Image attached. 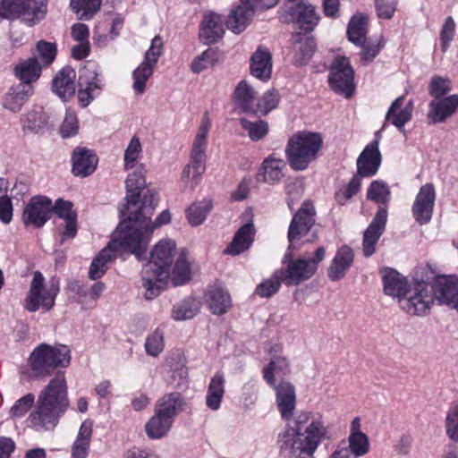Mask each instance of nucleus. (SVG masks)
<instances>
[{
  "instance_id": "1",
  "label": "nucleus",
  "mask_w": 458,
  "mask_h": 458,
  "mask_svg": "<svg viewBox=\"0 0 458 458\" xmlns=\"http://www.w3.org/2000/svg\"><path fill=\"white\" fill-rule=\"evenodd\" d=\"M71 362V350L67 345H51L46 343L33 349L28 358V366L35 378H46L58 371L38 395L36 410L30 413L32 424L55 426L69 406L67 385L61 369Z\"/></svg>"
},
{
  "instance_id": "2",
  "label": "nucleus",
  "mask_w": 458,
  "mask_h": 458,
  "mask_svg": "<svg viewBox=\"0 0 458 458\" xmlns=\"http://www.w3.org/2000/svg\"><path fill=\"white\" fill-rule=\"evenodd\" d=\"M315 208L310 200H305L293 215L289 225L287 239L289 246L282 263L285 267L276 270V275L287 286L299 285L310 279L317 272L318 264L324 259L326 250L318 247L311 259H293V251L300 248L298 244L315 225Z\"/></svg>"
},
{
  "instance_id": "3",
  "label": "nucleus",
  "mask_w": 458,
  "mask_h": 458,
  "mask_svg": "<svg viewBox=\"0 0 458 458\" xmlns=\"http://www.w3.org/2000/svg\"><path fill=\"white\" fill-rule=\"evenodd\" d=\"M310 411L300 412L294 420V427H286L278 434L277 444L282 452H288L296 458H314V453L327 437V428L321 418L312 420Z\"/></svg>"
},
{
  "instance_id": "4",
  "label": "nucleus",
  "mask_w": 458,
  "mask_h": 458,
  "mask_svg": "<svg viewBox=\"0 0 458 458\" xmlns=\"http://www.w3.org/2000/svg\"><path fill=\"white\" fill-rule=\"evenodd\" d=\"M126 252L135 255L138 260L146 259V244L140 230L131 228L126 223H119L107 246L93 259L89 277L91 280L101 278L108 269V264L117 256Z\"/></svg>"
},
{
  "instance_id": "5",
  "label": "nucleus",
  "mask_w": 458,
  "mask_h": 458,
  "mask_svg": "<svg viewBox=\"0 0 458 458\" xmlns=\"http://www.w3.org/2000/svg\"><path fill=\"white\" fill-rule=\"evenodd\" d=\"M176 244L172 240L158 242L150 252V259L141 271L145 298L153 300L165 289V281L171 273Z\"/></svg>"
},
{
  "instance_id": "6",
  "label": "nucleus",
  "mask_w": 458,
  "mask_h": 458,
  "mask_svg": "<svg viewBox=\"0 0 458 458\" xmlns=\"http://www.w3.org/2000/svg\"><path fill=\"white\" fill-rule=\"evenodd\" d=\"M436 273L435 267L428 263L418 267L417 279L409 288L406 297L399 302L407 314L412 316L428 314L435 301L433 287L430 286L429 281L435 278Z\"/></svg>"
},
{
  "instance_id": "7",
  "label": "nucleus",
  "mask_w": 458,
  "mask_h": 458,
  "mask_svg": "<svg viewBox=\"0 0 458 458\" xmlns=\"http://www.w3.org/2000/svg\"><path fill=\"white\" fill-rule=\"evenodd\" d=\"M323 147V137L319 132L299 131L288 140L285 157L293 171H304L315 162Z\"/></svg>"
},
{
  "instance_id": "8",
  "label": "nucleus",
  "mask_w": 458,
  "mask_h": 458,
  "mask_svg": "<svg viewBox=\"0 0 458 458\" xmlns=\"http://www.w3.org/2000/svg\"><path fill=\"white\" fill-rule=\"evenodd\" d=\"M157 197L156 193L148 191L142 198L140 205L134 210L130 211L127 219L120 223H126L131 228H135L142 233L143 241L148 248V240L151 237L153 231L163 225L170 223L171 214L168 210L162 211L152 223L150 221L151 216L157 205Z\"/></svg>"
},
{
  "instance_id": "9",
  "label": "nucleus",
  "mask_w": 458,
  "mask_h": 458,
  "mask_svg": "<svg viewBox=\"0 0 458 458\" xmlns=\"http://www.w3.org/2000/svg\"><path fill=\"white\" fill-rule=\"evenodd\" d=\"M60 293L58 279H51L48 284L40 271L33 273L30 289L23 301V308L29 312H37L41 310L48 312L55 305V300Z\"/></svg>"
},
{
  "instance_id": "10",
  "label": "nucleus",
  "mask_w": 458,
  "mask_h": 458,
  "mask_svg": "<svg viewBox=\"0 0 458 458\" xmlns=\"http://www.w3.org/2000/svg\"><path fill=\"white\" fill-rule=\"evenodd\" d=\"M354 76L355 72L350 58L345 55H336L329 68L328 84L330 88L335 93L350 98L356 89Z\"/></svg>"
},
{
  "instance_id": "11",
  "label": "nucleus",
  "mask_w": 458,
  "mask_h": 458,
  "mask_svg": "<svg viewBox=\"0 0 458 458\" xmlns=\"http://www.w3.org/2000/svg\"><path fill=\"white\" fill-rule=\"evenodd\" d=\"M1 12L5 19H24L35 22L44 18L47 0H1Z\"/></svg>"
},
{
  "instance_id": "12",
  "label": "nucleus",
  "mask_w": 458,
  "mask_h": 458,
  "mask_svg": "<svg viewBox=\"0 0 458 458\" xmlns=\"http://www.w3.org/2000/svg\"><path fill=\"white\" fill-rule=\"evenodd\" d=\"M53 214L52 200L43 195L33 196L25 205L21 213V222L25 228H42Z\"/></svg>"
},
{
  "instance_id": "13",
  "label": "nucleus",
  "mask_w": 458,
  "mask_h": 458,
  "mask_svg": "<svg viewBox=\"0 0 458 458\" xmlns=\"http://www.w3.org/2000/svg\"><path fill=\"white\" fill-rule=\"evenodd\" d=\"M279 0H241L235 9L232 10L226 20V27L234 33L242 32L254 14L255 8H271Z\"/></svg>"
},
{
  "instance_id": "14",
  "label": "nucleus",
  "mask_w": 458,
  "mask_h": 458,
  "mask_svg": "<svg viewBox=\"0 0 458 458\" xmlns=\"http://www.w3.org/2000/svg\"><path fill=\"white\" fill-rule=\"evenodd\" d=\"M285 13L288 21L304 34L312 32L321 20L317 6L307 1L292 4L287 7Z\"/></svg>"
},
{
  "instance_id": "15",
  "label": "nucleus",
  "mask_w": 458,
  "mask_h": 458,
  "mask_svg": "<svg viewBox=\"0 0 458 458\" xmlns=\"http://www.w3.org/2000/svg\"><path fill=\"white\" fill-rule=\"evenodd\" d=\"M436 201V190L431 182L422 185L411 207L412 216L420 225H427L433 216Z\"/></svg>"
},
{
  "instance_id": "16",
  "label": "nucleus",
  "mask_w": 458,
  "mask_h": 458,
  "mask_svg": "<svg viewBox=\"0 0 458 458\" xmlns=\"http://www.w3.org/2000/svg\"><path fill=\"white\" fill-rule=\"evenodd\" d=\"M87 74H81L78 81L77 98L81 108L87 107L104 89V82L96 70H87Z\"/></svg>"
},
{
  "instance_id": "17",
  "label": "nucleus",
  "mask_w": 458,
  "mask_h": 458,
  "mask_svg": "<svg viewBox=\"0 0 458 458\" xmlns=\"http://www.w3.org/2000/svg\"><path fill=\"white\" fill-rule=\"evenodd\" d=\"M386 222L387 210L379 208L363 233L362 251L366 258L375 253L377 243L386 230Z\"/></svg>"
},
{
  "instance_id": "18",
  "label": "nucleus",
  "mask_w": 458,
  "mask_h": 458,
  "mask_svg": "<svg viewBox=\"0 0 458 458\" xmlns=\"http://www.w3.org/2000/svg\"><path fill=\"white\" fill-rule=\"evenodd\" d=\"M433 287L435 299L458 312V276L455 275L436 276Z\"/></svg>"
},
{
  "instance_id": "19",
  "label": "nucleus",
  "mask_w": 458,
  "mask_h": 458,
  "mask_svg": "<svg viewBox=\"0 0 458 458\" xmlns=\"http://www.w3.org/2000/svg\"><path fill=\"white\" fill-rule=\"evenodd\" d=\"M272 387L276 394V403L281 418L289 421L296 408V391L294 386L287 380H281L278 384L275 382Z\"/></svg>"
},
{
  "instance_id": "20",
  "label": "nucleus",
  "mask_w": 458,
  "mask_h": 458,
  "mask_svg": "<svg viewBox=\"0 0 458 458\" xmlns=\"http://www.w3.org/2000/svg\"><path fill=\"white\" fill-rule=\"evenodd\" d=\"M379 140L376 139L368 144L357 158L356 176L360 179L375 175L381 164V153L378 149Z\"/></svg>"
},
{
  "instance_id": "21",
  "label": "nucleus",
  "mask_w": 458,
  "mask_h": 458,
  "mask_svg": "<svg viewBox=\"0 0 458 458\" xmlns=\"http://www.w3.org/2000/svg\"><path fill=\"white\" fill-rule=\"evenodd\" d=\"M53 213L64 221V229L61 233L62 242L73 239L78 233V215L73 208V203L64 199H57L52 203Z\"/></svg>"
},
{
  "instance_id": "22",
  "label": "nucleus",
  "mask_w": 458,
  "mask_h": 458,
  "mask_svg": "<svg viewBox=\"0 0 458 458\" xmlns=\"http://www.w3.org/2000/svg\"><path fill=\"white\" fill-rule=\"evenodd\" d=\"M72 173L74 176L85 178L91 175L97 169L98 157L85 147H77L72 153Z\"/></svg>"
},
{
  "instance_id": "23",
  "label": "nucleus",
  "mask_w": 458,
  "mask_h": 458,
  "mask_svg": "<svg viewBox=\"0 0 458 458\" xmlns=\"http://www.w3.org/2000/svg\"><path fill=\"white\" fill-rule=\"evenodd\" d=\"M225 32L224 20L215 13H205L199 24V38L205 45H211L223 38Z\"/></svg>"
},
{
  "instance_id": "24",
  "label": "nucleus",
  "mask_w": 458,
  "mask_h": 458,
  "mask_svg": "<svg viewBox=\"0 0 458 458\" xmlns=\"http://www.w3.org/2000/svg\"><path fill=\"white\" fill-rule=\"evenodd\" d=\"M458 111V96L454 94L442 98L433 99L428 104L427 117L429 123H445Z\"/></svg>"
},
{
  "instance_id": "25",
  "label": "nucleus",
  "mask_w": 458,
  "mask_h": 458,
  "mask_svg": "<svg viewBox=\"0 0 458 458\" xmlns=\"http://www.w3.org/2000/svg\"><path fill=\"white\" fill-rule=\"evenodd\" d=\"M405 100L404 95L395 98L386 114V121L396 127L399 131H404V126L411 120L414 109L413 101Z\"/></svg>"
},
{
  "instance_id": "26",
  "label": "nucleus",
  "mask_w": 458,
  "mask_h": 458,
  "mask_svg": "<svg viewBox=\"0 0 458 458\" xmlns=\"http://www.w3.org/2000/svg\"><path fill=\"white\" fill-rule=\"evenodd\" d=\"M285 168V161L283 158L276 157L275 154H271L261 163L257 173V180L270 185L277 184L284 178Z\"/></svg>"
},
{
  "instance_id": "27",
  "label": "nucleus",
  "mask_w": 458,
  "mask_h": 458,
  "mask_svg": "<svg viewBox=\"0 0 458 458\" xmlns=\"http://www.w3.org/2000/svg\"><path fill=\"white\" fill-rule=\"evenodd\" d=\"M76 72L66 65L57 72L52 81V90L62 100L71 99L76 92L75 88Z\"/></svg>"
},
{
  "instance_id": "28",
  "label": "nucleus",
  "mask_w": 458,
  "mask_h": 458,
  "mask_svg": "<svg viewBox=\"0 0 458 458\" xmlns=\"http://www.w3.org/2000/svg\"><path fill=\"white\" fill-rule=\"evenodd\" d=\"M254 235L255 228L253 224H244L235 232L232 242L223 250V254L233 257L242 254L252 246Z\"/></svg>"
},
{
  "instance_id": "29",
  "label": "nucleus",
  "mask_w": 458,
  "mask_h": 458,
  "mask_svg": "<svg viewBox=\"0 0 458 458\" xmlns=\"http://www.w3.org/2000/svg\"><path fill=\"white\" fill-rule=\"evenodd\" d=\"M384 293L398 299L406 297L411 287L407 278L393 268H386L382 276Z\"/></svg>"
},
{
  "instance_id": "30",
  "label": "nucleus",
  "mask_w": 458,
  "mask_h": 458,
  "mask_svg": "<svg viewBox=\"0 0 458 458\" xmlns=\"http://www.w3.org/2000/svg\"><path fill=\"white\" fill-rule=\"evenodd\" d=\"M354 254L352 250L344 245L337 250L327 269V276L332 282H337L344 278L353 263Z\"/></svg>"
},
{
  "instance_id": "31",
  "label": "nucleus",
  "mask_w": 458,
  "mask_h": 458,
  "mask_svg": "<svg viewBox=\"0 0 458 458\" xmlns=\"http://www.w3.org/2000/svg\"><path fill=\"white\" fill-rule=\"evenodd\" d=\"M205 299L212 314L223 315L232 306V299L229 292L220 284L210 285L206 293Z\"/></svg>"
},
{
  "instance_id": "32",
  "label": "nucleus",
  "mask_w": 458,
  "mask_h": 458,
  "mask_svg": "<svg viewBox=\"0 0 458 458\" xmlns=\"http://www.w3.org/2000/svg\"><path fill=\"white\" fill-rule=\"evenodd\" d=\"M146 170L143 165H140L135 171L130 174L126 179V199L128 202V208L131 207L135 209L140 205L142 199H140L141 191L145 188Z\"/></svg>"
},
{
  "instance_id": "33",
  "label": "nucleus",
  "mask_w": 458,
  "mask_h": 458,
  "mask_svg": "<svg viewBox=\"0 0 458 458\" xmlns=\"http://www.w3.org/2000/svg\"><path fill=\"white\" fill-rule=\"evenodd\" d=\"M250 74L257 79L267 81L272 73V55L269 50L259 47L250 57Z\"/></svg>"
},
{
  "instance_id": "34",
  "label": "nucleus",
  "mask_w": 458,
  "mask_h": 458,
  "mask_svg": "<svg viewBox=\"0 0 458 458\" xmlns=\"http://www.w3.org/2000/svg\"><path fill=\"white\" fill-rule=\"evenodd\" d=\"M186 404V400L180 392L167 393L157 401L155 411L174 420L184 411Z\"/></svg>"
},
{
  "instance_id": "35",
  "label": "nucleus",
  "mask_w": 458,
  "mask_h": 458,
  "mask_svg": "<svg viewBox=\"0 0 458 458\" xmlns=\"http://www.w3.org/2000/svg\"><path fill=\"white\" fill-rule=\"evenodd\" d=\"M293 64L296 66L307 64L316 51V40L312 36L302 35L301 32L294 36Z\"/></svg>"
},
{
  "instance_id": "36",
  "label": "nucleus",
  "mask_w": 458,
  "mask_h": 458,
  "mask_svg": "<svg viewBox=\"0 0 458 458\" xmlns=\"http://www.w3.org/2000/svg\"><path fill=\"white\" fill-rule=\"evenodd\" d=\"M33 93L32 85L19 83L10 88L4 98L3 106L13 112H19Z\"/></svg>"
},
{
  "instance_id": "37",
  "label": "nucleus",
  "mask_w": 458,
  "mask_h": 458,
  "mask_svg": "<svg viewBox=\"0 0 458 458\" xmlns=\"http://www.w3.org/2000/svg\"><path fill=\"white\" fill-rule=\"evenodd\" d=\"M225 393V378L221 371L211 377L206 395V405L212 411H217Z\"/></svg>"
},
{
  "instance_id": "38",
  "label": "nucleus",
  "mask_w": 458,
  "mask_h": 458,
  "mask_svg": "<svg viewBox=\"0 0 458 458\" xmlns=\"http://www.w3.org/2000/svg\"><path fill=\"white\" fill-rule=\"evenodd\" d=\"M93 423L89 420H84L79 429L77 437L72 444V458H86L91 443Z\"/></svg>"
},
{
  "instance_id": "39",
  "label": "nucleus",
  "mask_w": 458,
  "mask_h": 458,
  "mask_svg": "<svg viewBox=\"0 0 458 458\" xmlns=\"http://www.w3.org/2000/svg\"><path fill=\"white\" fill-rule=\"evenodd\" d=\"M369 17L361 13L353 14L347 25L346 37L353 45H360L368 38Z\"/></svg>"
},
{
  "instance_id": "40",
  "label": "nucleus",
  "mask_w": 458,
  "mask_h": 458,
  "mask_svg": "<svg viewBox=\"0 0 458 458\" xmlns=\"http://www.w3.org/2000/svg\"><path fill=\"white\" fill-rule=\"evenodd\" d=\"M13 72L21 84L31 85L39 79L42 68L36 57H30L15 65Z\"/></svg>"
},
{
  "instance_id": "41",
  "label": "nucleus",
  "mask_w": 458,
  "mask_h": 458,
  "mask_svg": "<svg viewBox=\"0 0 458 458\" xmlns=\"http://www.w3.org/2000/svg\"><path fill=\"white\" fill-rule=\"evenodd\" d=\"M255 90L246 81H242L238 83L233 93V98L236 106L243 113L253 114L255 109Z\"/></svg>"
},
{
  "instance_id": "42",
  "label": "nucleus",
  "mask_w": 458,
  "mask_h": 458,
  "mask_svg": "<svg viewBox=\"0 0 458 458\" xmlns=\"http://www.w3.org/2000/svg\"><path fill=\"white\" fill-rule=\"evenodd\" d=\"M291 373L289 361L285 357H273L269 363L263 368L262 375L265 382L268 386H274L276 375L285 377Z\"/></svg>"
},
{
  "instance_id": "43",
  "label": "nucleus",
  "mask_w": 458,
  "mask_h": 458,
  "mask_svg": "<svg viewBox=\"0 0 458 458\" xmlns=\"http://www.w3.org/2000/svg\"><path fill=\"white\" fill-rule=\"evenodd\" d=\"M174 422V420L155 411L145 425L146 434L151 439L162 438L171 429Z\"/></svg>"
},
{
  "instance_id": "44",
  "label": "nucleus",
  "mask_w": 458,
  "mask_h": 458,
  "mask_svg": "<svg viewBox=\"0 0 458 458\" xmlns=\"http://www.w3.org/2000/svg\"><path fill=\"white\" fill-rule=\"evenodd\" d=\"M385 45L386 41L382 37L379 38H368L360 45H355L360 47L359 53L360 64L368 65L372 63L385 47Z\"/></svg>"
},
{
  "instance_id": "45",
  "label": "nucleus",
  "mask_w": 458,
  "mask_h": 458,
  "mask_svg": "<svg viewBox=\"0 0 458 458\" xmlns=\"http://www.w3.org/2000/svg\"><path fill=\"white\" fill-rule=\"evenodd\" d=\"M213 208L211 199H204L199 201L193 202L185 210L186 218L192 226H198L204 223L208 214Z\"/></svg>"
},
{
  "instance_id": "46",
  "label": "nucleus",
  "mask_w": 458,
  "mask_h": 458,
  "mask_svg": "<svg viewBox=\"0 0 458 458\" xmlns=\"http://www.w3.org/2000/svg\"><path fill=\"white\" fill-rule=\"evenodd\" d=\"M102 0H71L70 6L79 20H90L100 10Z\"/></svg>"
},
{
  "instance_id": "47",
  "label": "nucleus",
  "mask_w": 458,
  "mask_h": 458,
  "mask_svg": "<svg viewBox=\"0 0 458 458\" xmlns=\"http://www.w3.org/2000/svg\"><path fill=\"white\" fill-rule=\"evenodd\" d=\"M199 310V302L196 299L189 297L174 305L172 318L174 320L191 319L197 315Z\"/></svg>"
},
{
  "instance_id": "48",
  "label": "nucleus",
  "mask_w": 458,
  "mask_h": 458,
  "mask_svg": "<svg viewBox=\"0 0 458 458\" xmlns=\"http://www.w3.org/2000/svg\"><path fill=\"white\" fill-rule=\"evenodd\" d=\"M280 102V95L276 89L266 91L255 105L253 114L257 116L266 115L276 109Z\"/></svg>"
},
{
  "instance_id": "49",
  "label": "nucleus",
  "mask_w": 458,
  "mask_h": 458,
  "mask_svg": "<svg viewBox=\"0 0 458 458\" xmlns=\"http://www.w3.org/2000/svg\"><path fill=\"white\" fill-rule=\"evenodd\" d=\"M206 157L191 156V163L186 165L182 171V178H189L192 173L191 186L199 184L201 175L206 170Z\"/></svg>"
},
{
  "instance_id": "50",
  "label": "nucleus",
  "mask_w": 458,
  "mask_h": 458,
  "mask_svg": "<svg viewBox=\"0 0 458 458\" xmlns=\"http://www.w3.org/2000/svg\"><path fill=\"white\" fill-rule=\"evenodd\" d=\"M218 50L216 48L209 47L193 59L191 64V69L194 73H199L209 66H214L218 61Z\"/></svg>"
},
{
  "instance_id": "51",
  "label": "nucleus",
  "mask_w": 458,
  "mask_h": 458,
  "mask_svg": "<svg viewBox=\"0 0 458 458\" xmlns=\"http://www.w3.org/2000/svg\"><path fill=\"white\" fill-rule=\"evenodd\" d=\"M240 123L242 127L248 132L249 137L253 141H259L267 136L269 126L266 121L259 120L251 122L247 118H241Z\"/></svg>"
},
{
  "instance_id": "52",
  "label": "nucleus",
  "mask_w": 458,
  "mask_h": 458,
  "mask_svg": "<svg viewBox=\"0 0 458 458\" xmlns=\"http://www.w3.org/2000/svg\"><path fill=\"white\" fill-rule=\"evenodd\" d=\"M22 127L24 131L32 133H39L47 124V115L42 111H30L22 120Z\"/></svg>"
},
{
  "instance_id": "53",
  "label": "nucleus",
  "mask_w": 458,
  "mask_h": 458,
  "mask_svg": "<svg viewBox=\"0 0 458 458\" xmlns=\"http://www.w3.org/2000/svg\"><path fill=\"white\" fill-rule=\"evenodd\" d=\"M361 188V179L353 175L350 182L341 187L335 192V199L339 205H344L353 196H355Z\"/></svg>"
},
{
  "instance_id": "54",
  "label": "nucleus",
  "mask_w": 458,
  "mask_h": 458,
  "mask_svg": "<svg viewBox=\"0 0 458 458\" xmlns=\"http://www.w3.org/2000/svg\"><path fill=\"white\" fill-rule=\"evenodd\" d=\"M154 67L145 63H141L132 72L133 89L139 94H142L146 89V83L151 77Z\"/></svg>"
},
{
  "instance_id": "55",
  "label": "nucleus",
  "mask_w": 458,
  "mask_h": 458,
  "mask_svg": "<svg viewBox=\"0 0 458 458\" xmlns=\"http://www.w3.org/2000/svg\"><path fill=\"white\" fill-rule=\"evenodd\" d=\"M282 283L283 280L276 275V270L270 278L257 285L255 293L261 298H270L280 290Z\"/></svg>"
},
{
  "instance_id": "56",
  "label": "nucleus",
  "mask_w": 458,
  "mask_h": 458,
  "mask_svg": "<svg viewBox=\"0 0 458 458\" xmlns=\"http://www.w3.org/2000/svg\"><path fill=\"white\" fill-rule=\"evenodd\" d=\"M445 429L448 438L458 443V404L449 407L445 419Z\"/></svg>"
},
{
  "instance_id": "57",
  "label": "nucleus",
  "mask_w": 458,
  "mask_h": 458,
  "mask_svg": "<svg viewBox=\"0 0 458 458\" xmlns=\"http://www.w3.org/2000/svg\"><path fill=\"white\" fill-rule=\"evenodd\" d=\"M172 275L175 285L184 284L190 280L191 268L185 257L180 256L177 259L173 267Z\"/></svg>"
},
{
  "instance_id": "58",
  "label": "nucleus",
  "mask_w": 458,
  "mask_h": 458,
  "mask_svg": "<svg viewBox=\"0 0 458 458\" xmlns=\"http://www.w3.org/2000/svg\"><path fill=\"white\" fill-rule=\"evenodd\" d=\"M349 447L351 454L355 458L368 454L369 451V443L366 434H350Z\"/></svg>"
},
{
  "instance_id": "59",
  "label": "nucleus",
  "mask_w": 458,
  "mask_h": 458,
  "mask_svg": "<svg viewBox=\"0 0 458 458\" xmlns=\"http://www.w3.org/2000/svg\"><path fill=\"white\" fill-rule=\"evenodd\" d=\"M142 152L141 144L140 139L137 136H133L129 142L124 151V168L126 170L131 169L135 166V163L140 157Z\"/></svg>"
},
{
  "instance_id": "60",
  "label": "nucleus",
  "mask_w": 458,
  "mask_h": 458,
  "mask_svg": "<svg viewBox=\"0 0 458 458\" xmlns=\"http://www.w3.org/2000/svg\"><path fill=\"white\" fill-rule=\"evenodd\" d=\"M451 91V81L447 78L434 76L428 85V94L434 98H445Z\"/></svg>"
},
{
  "instance_id": "61",
  "label": "nucleus",
  "mask_w": 458,
  "mask_h": 458,
  "mask_svg": "<svg viewBox=\"0 0 458 458\" xmlns=\"http://www.w3.org/2000/svg\"><path fill=\"white\" fill-rule=\"evenodd\" d=\"M35 395L29 393L18 399L9 411V416L12 419L23 417L33 406Z\"/></svg>"
},
{
  "instance_id": "62",
  "label": "nucleus",
  "mask_w": 458,
  "mask_h": 458,
  "mask_svg": "<svg viewBox=\"0 0 458 458\" xmlns=\"http://www.w3.org/2000/svg\"><path fill=\"white\" fill-rule=\"evenodd\" d=\"M164 51V41L159 35L154 37L151 40V45L149 48L147 50L144 55V60L142 63H145L150 66L155 67L157 63L158 62L159 57L163 54Z\"/></svg>"
},
{
  "instance_id": "63",
  "label": "nucleus",
  "mask_w": 458,
  "mask_h": 458,
  "mask_svg": "<svg viewBox=\"0 0 458 458\" xmlns=\"http://www.w3.org/2000/svg\"><path fill=\"white\" fill-rule=\"evenodd\" d=\"M389 194L387 185L381 181H373L367 191L368 199L379 204L385 203Z\"/></svg>"
},
{
  "instance_id": "64",
  "label": "nucleus",
  "mask_w": 458,
  "mask_h": 458,
  "mask_svg": "<svg viewBox=\"0 0 458 458\" xmlns=\"http://www.w3.org/2000/svg\"><path fill=\"white\" fill-rule=\"evenodd\" d=\"M164 333L160 329H156L149 335L145 343V349L148 355L157 356L164 350Z\"/></svg>"
}]
</instances>
